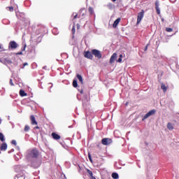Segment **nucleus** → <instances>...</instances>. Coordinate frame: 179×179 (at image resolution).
<instances>
[{"label":"nucleus","mask_w":179,"mask_h":179,"mask_svg":"<svg viewBox=\"0 0 179 179\" xmlns=\"http://www.w3.org/2000/svg\"><path fill=\"white\" fill-rule=\"evenodd\" d=\"M27 159H36L38 157V151L36 149L29 150L27 152Z\"/></svg>","instance_id":"obj_1"},{"label":"nucleus","mask_w":179,"mask_h":179,"mask_svg":"<svg viewBox=\"0 0 179 179\" xmlns=\"http://www.w3.org/2000/svg\"><path fill=\"white\" fill-rule=\"evenodd\" d=\"M92 52L93 55H94V57H96L99 59H100V58H101L102 57L101 53L98 50L94 49L92 50Z\"/></svg>","instance_id":"obj_2"},{"label":"nucleus","mask_w":179,"mask_h":179,"mask_svg":"<svg viewBox=\"0 0 179 179\" xmlns=\"http://www.w3.org/2000/svg\"><path fill=\"white\" fill-rule=\"evenodd\" d=\"M155 113H156V110H150L148 113H147L143 118V121H145V120L149 118V117H150V115H153V114H155Z\"/></svg>","instance_id":"obj_3"},{"label":"nucleus","mask_w":179,"mask_h":179,"mask_svg":"<svg viewBox=\"0 0 179 179\" xmlns=\"http://www.w3.org/2000/svg\"><path fill=\"white\" fill-rule=\"evenodd\" d=\"M142 19H143V10H142L138 14L137 24H139V23H141Z\"/></svg>","instance_id":"obj_4"},{"label":"nucleus","mask_w":179,"mask_h":179,"mask_svg":"<svg viewBox=\"0 0 179 179\" xmlns=\"http://www.w3.org/2000/svg\"><path fill=\"white\" fill-rule=\"evenodd\" d=\"M9 48H11L12 50L17 48V43L15 42V41H10L9 43Z\"/></svg>","instance_id":"obj_5"},{"label":"nucleus","mask_w":179,"mask_h":179,"mask_svg":"<svg viewBox=\"0 0 179 179\" xmlns=\"http://www.w3.org/2000/svg\"><path fill=\"white\" fill-rule=\"evenodd\" d=\"M113 143V140L111 138H103L102 139V145H110V143Z\"/></svg>","instance_id":"obj_6"},{"label":"nucleus","mask_w":179,"mask_h":179,"mask_svg":"<svg viewBox=\"0 0 179 179\" xmlns=\"http://www.w3.org/2000/svg\"><path fill=\"white\" fill-rule=\"evenodd\" d=\"M84 57L88 59H93V55L90 51L85 52Z\"/></svg>","instance_id":"obj_7"},{"label":"nucleus","mask_w":179,"mask_h":179,"mask_svg":"<svg viewBox=\"0 0 179 179\" xmlns=\"http://www.w3.org/2000/svg\"><path fill=\"white\" fill-rule=\"evenodd\" d=\"M160 3L159 2V0H157L155 2V9L157 10V15H160Z\"/></svg>","instance_id":"obj_8"},{"label":"nucleus","mask_w":179,"mask_h":179,"mask_svg":"<svg viewBox=\"0 0 179 179\" xmlns=\"http://www.w3.org/2000/svg\"><path fill=\"white\" fill-rule=\"evenodd\" d=\"M115 59H117V53H113L110 59V64H114L115 62Z\"/></svg>","instance_id":"obj_9"},{"label":"nucleus","mask_w":179,"mask_h":179,"mask_svg":"<svg viewBox=\"0 0 179 179\" xmlns=\"http://www.w3.org/2000/svg\"><path fill=\"white\" fill-rule=\"evenodd\" d=\"M30 120H31V124L32 125H37V121H36V117H34V115H31Z\"/></svg>","instance_id":"obj_10"},{"label":"nucleus","mask_w":179,"mask_h":179,"mask_svg":"<svg viewBox=\"0 0 179 179\" xmlns=\"http://www.w3.org/2000/svg\"><path fill=\"white\" fill-rule=\"evenodd\" d=\"M120 22H121V18H117V20H115L113 22V27L115 29L117 26H118Z\"/></svg>","instance_id":"obj_11"},{"label":"nucleus","mask_w":179,"mask_h":179,"mask_svg":"<svg viewBox=\"0 0 179 179\" xmlns=\"http://www.w3.org/2000/svg\"><path fill=\"white\" fill-rule=\"evenodd\" d=\"M6 149H8V144H6V143H3L0 146V150L5 152Z\"/></svg>","instance_id":"obj_12"},{"label":"nucleus","mask_w":179,"mask_h":179,"mask_svg":"<svg viewBox=\"0 0 179 179\" xmlns=\"http://www.w3.org/2000/svg\"><path fill=\"white\" fill-rule=\"evenodd\" d=\"M52 136L53 139H55L56 141L61 139V136L55 133H52Z\"/></svg>","instance_id":"obj_13"},{"label":"nucleus","mask_w":179,"mask_h":179,"mask_svg":"<svg viewBox=\"0 0 179 179\" xmlns=\"http://www.w3.org/2000/svg\"><path fill=\"white\" fill-rule=\"evenodd\" d=\"M167 128L169 129V131H173L174 129V127L173 126V124L171 122H169L167 124Z\"/></svg>","instance_id":"obj_14"},{"label":"nucleus","mask_w":179,"mask_h":179,"mask_svg":"<svg viewBox=\"0 0 179 179\" xmlns=\"http://www.w3.org/2000/svg\"><path fill=\"white\" fill-rule=\"evenodd\" d=\"M20 96H21V97H24V96H27V94L24 92V90H20Z\"/></svg>","instance_id":"obj_15"},{"label":"nucleus","mask_w":179,"mask_h":179,"mask_svg":"<svg viewBox=\"0 0 179 179\" xmlns=\"http://www.w3.org/2000/svg\"><path fill=\"white\" fill-rule=\"evenodd\" d=\"M4 64L10 65V64H12V61L10 59L6 58L4 59Z\"/></svg>","instance_id":"obj_16"},{"label":"nucleus","mask_w":179,"mask_h":179,"mask_svg":"<svg viewBox=\"0 0 179 179\" xmlns=\"http://www.w3.org/2000/svg\"><path fill=\"white\" fill-rule=\"evenodd\" d=\"M77 78L78 79V80L80 82V83L82 85H83V78H82V76L78 74L77 75Z\"/></svg>","instance_id":"obj_17"},{"label":"nucleus","mask_w":179,"mask_h":179,"mask_svg":"<svg viewBox=\"0 0 179 179\" xmlns=\"http://www.w3.org/2000/svg\"><path fill=\"white\" fill-rule=\"evenodd\" d=\"M161 88L162 89V90H164V92H167V87H166V85L162 84Z\"/></svg>","instance_id":"obj_18"},{"label":"nucleus","mask_w":179,"mask_h":179,"mask_svg":"<svg viewBox=\"0 0 179 179\" xmlns=\"http://www.w3.org/2000/svg\"><path fill=\"white\" fill-rule=\"evenodd\" d=\"M0 141H1V142H5V136L2 133H0Z\"/></svg>","instance_id":"obj_19"},{"label":"nucleus","mask_w":179,"mask_h":179,"mask_svg":"<svg viewBox=\"0 0 179 179\" xmlns=\"http://www.w3.org/2000/svg\"><path fill=\"white\" fill-rule=\"evenodd\" d=\"M112 177H113V178H114V179H117L118 177H119L118 173H112Z\"/></svg>","instance_id":"obj_20"},{"label":"nucleus","mask_w":179,"mask_h":179,"mask_svg":"<svg viewBox=\"0 0 179 179\" xmlns=\"http://www.w3.org/2000/svg\"><path fill=\"white\" fill-rule=\"evenodd\" d=\"M24 131L25 132H29V131H30V127H29V125H26V126L24 127Z\"/></svg>","instance_id":"obj_21"},{"label":"nucleus","mask_w":179,"mask_h":179,"mask_svg":"<svg viewBox=\"0 0 179 179\" xmlns=\"http://www.w3.org/2000/svg\"><path fill=\"white\" fill-rule=\"evenodd\" d=\"M73 87H78V80H76L75 79L73 80Z\"/></svg>","instance_id":"obj_22"},{"label":"nucleus","mask_w":179,"mask_h":179,"mask_svg":"<svg viewBox=\"0 0 179 179\" xmlns=\"http://www.w3.org/2000/svg\"><path fill=\"white\" fill-rule=\"evenodd\" d=\"M15 179H24V176L23 175H17Z\"/></svg>","instance_id":"obj_23"},{"label":"nucleus","mask_w":179,"mask_h":179,"mask_svg":"<svg viewBox=\"0 0 179 179\" xmlns=\"http://www.w3.org/2000/svg\"><path fill=\"white\" fill-rule=\"evenodd\" d=\"M87 173H88L90 177H93V172H92V171L87 169Z\"/></svg>","instance_id":"obj_24"},{"label":"nucleus","mask_w":179,"mask_h":179,"mask_svg":"<svg viewBox=\"0 0 179 179\" xmlns=\"http://www.w3.org/2000/svg\"><path fill=\"white\" fill-rule=\"evenodd\" d=\"M88 10L90 13V15H93V8L89 7Z\"/></svg>","instance_id":"obj_25"},{"label":"nucleus","mask_w":179,"mask_h":179,"mask_svg":"<svg viewBox=\"0 0 179 179\" xmlns=\"http://www.w3.org/2000/svg\"><path fill=\"white\" fill-rule=\"evenodd\" d=\"M11 143H12V145H15V146H16V145H17V143L16 142L15 140H13V141H11Z\"/></svg>","instance_id":"obj_26"},{"label":"nucleus","mask_w":179,"mask_h":179,"mask_svg":"<svg viewBox=\"0 0 179 179\" xmlns=\"http://www.w3.org/2000/svg\"><path fill=\"white\" fill-rule=\"evenodd\" d=\"M166 31H168V33H171V31H173V29L171 28H166Z\"/></svg>","instance_id":"obj_27"},{"label":"nucleus","mask_w":179,"mask_h":179,"mask_svg":"<svg viewBox=\"0 0 179 179\" xmlns=\"http://www.w3.org/2000/svg\"><path fill=\"white\" fill-rule=\"evenodd\" d=\"M72 34H75V25L73 26V28L71 29Z\"/></svg>","instance_id":"obj_28"},{"label":"nucleus","mask_w":179,"mask_h":179,"mask_svg":"<svg viewBox=\"0 0 179 179\" xmlns=\"http://www.w3.org/2000/svg\"><path fill=\"white\" fill-rule=\"evenodd\" d=\"M88 158L91 162H93V160L92 159V155H90V154L88 155Z\"/></svg>","instance_id":"obj_29"},{"label":"nucleus","mask_w":179,"mask_h":179,"mask_svg":"<svg viewBox=\"0 0 179 179\" xmlns=\"http://www.w3.org/2000/svg\"><path fill=\"white\" fill-rule=\"evenodd\" d=\"M10 86H15V84H13V81H12V79L10 80Z\"/></svg>","instance_id":"obj_30"},{"label":"nucleus","mask_w":179,"mask_h":179,"mask_svg":"<svg viewBox=\"0 0 179 179\" xmlns=\"http://www.w3.org/2000/svg\"><path fill=\"white\" fill-rule=\"evenodd\" d=\"M10 12H13V7H8Z\"/></svg>","instance_id":"obj_31"},{"label":"nucleus","mask_w":179,"mask_h":179,"mask_svg":"<svg viewBox=\"0 0 179 179\" xmlns=\"http://www.w3.org/2000/svg\"><path fill=\"white\" fill-rule=\"evenodd\" d=\"M117 62H122V59L120 57L117 60Z\"/></svg>","instance_id":"obj_32"},{"label":"nucleus","mask_w":179,"mask_h":179,"mask_svg":"<svg viewBox=\"0 0 179 179\" xmlns=\"http://www.w3.org/2000/svg\"><path fill=\"white\" fill-rule=\"evenodd\" d=\"M55 30H57V29H52V33H53V34L57 35V33H55Z\"/></svg>","instance_id":"obj_33"},{"label":"nucleus","mask_w":179,"mask_h":179,"mask_svg":"<svg viewBox=\"0 0 179 179\" xmlns=\"http://www.w3.org/2000/svg\"><path fill=\"white\" fill-rule=\"evenodd\" d=\"M27 65H29V64L27 62L24 63V66L22 68H24V66H27Z\"/></svg>","instance_id":"obj_34"},{"label":"nucleus","mask_w":179,"mask_h":179,"mask_svg":"<svg viewBox=\"0 0 179 179\" xmlns=\"http://www.w3.org/2000/svg\"><path fill=\"white\" fill-rule=\"evenodd\" d=\"M22 54H23V52H17V55H22Z\"/></svg>","instance_id":"obj_35"},{"label":"nucleus","mask_w":179,"mask_h":179,"mask_svg":"<svg viewBox=\"0 0 179 179\" xmlns=\"http://www.w3.org/2000/svg\"><path fill=\"white\" fill-rule=\"evenodd\" d=\"M12 152H15V150L12 149L10 151H8V153H12Z\"/></svg>","instance_id":"obj_36"},{"label":"nucleus","mask_w":179,"mask_h":179,"mask_svg":"<svg viewBox=\"0 0 179 179\" xmlns=\"http://www.w3.org/2000/svg\"><path fill=\"white\" fill-rule=\"evenodd\" d=\"M77 29H80V25L79 24H77Z\"/></svg>","instance_id":"obj_37"},{"label":"nucleus","mask_w":179,"mask_h":179,"mask_svg":"<svg viewBox=\"0 0 179 179\" xmlns=\"http://www.w3.org/2000/svg\"><path fill=\"white\" fill-rule=\"evenodd\" d=\"M77 17H78V14H76V15H74L73 19H76Z\"/></svg>","instance_id":"obj_38"},{"label":"nucleus","mask_w":179,"mask_h":179,"mask_svg":"<svg viewBox=\"0 0 179 179\" xmlns=\"http://www.w3.org/2000/svg\"><path fill=\"white\" fill-rule=\"evenodd\" d=\"M80 93L81 94H83V90H81L80 91Z\"/></svg>","instance_id":"obj_39"},{"label":"nucleus","mask_w":179,"mask_h":179,"mask_svg":"<svg viewBox=\"0 0 179 179\" xmlns=\"http://www.w3.org/2000/svg\"><path fill=\"white\" fill-rule=\"evenodd\" d=\"M148 45H147L145 46V51H146V50H148Z\"/></svg>","instance_id":"obj_40"},{"label":"nucleus","mask_w":179,"mask_h":179,"mask_svg":"<svg viewBox=\"0 0 179 179\" xmlns=\"http://www.w3.org/2000/svg\"><path fill=\"white\" fill-rule=\"evenodd\" d=\"M92 179H96V178L94 176H92V177H91Z\"/></svg>","instance_id":"obj_41"},{"label":"nucleus","mask_w":179,"mask_h":179,"mask_svg":"<svg viewBox=\"0 0 179 179\" xmlns=\"http://www.w3.org/2000/svg\"><path fill=\"white\" fill-rule=\"evenodd\" d=\"M120 58L122 59V55H120Z\"/></svg>","instance_id":"obj_42"},{"label":"nucleus","mask_w":179,"mask_h":179,"mask_svg":"<svg viewBox=\"0 0 179 179\" xmlns=\"http://www.w3.org/2000/svg\"><path fill=\"white\" fill-rule=\"evenodd\" d=\"M24 50H26V47H24V48L22 49V51H24Z\"/></svg>","instance_id":"obj_43"},{"label":"nucleus","mask_w":179,"mask_h":179,"mask_svg":"<svg viewBox=\"0 0 179 179\" xmlns=\"http://www.w3.org/2000/svg\"><path fill=\"white\" fill-rule=\"evenodd\" d=\"M16 15H17V17H19V14L17 13Z\"/></svg>","instance_id":"obj_44"},{"label":"nucleus","mask_w":179,"mask_h":179,"mask_svg":"<svg viewBox=\"0 0 179 179\" xmlns=\"http://www.w3.org/2000/svg\"><path fill=\"white\" fill-rule=\"evenodd\" d=\"M38 128H40V127H36V129H38Z\"/></svg>","instance_id":"obj_45"},{"label":"nucleus","mask_w":179,"mask_h":179,"mask_svg":"<svg viewBox=\"0 0 179 179\" xmlns=\"http://www.w3.org/2000/svg\"><path fill=\"white\" fill-rule=\"evenodd\" d=\"M113 1V2H115V1H117V0H112Z\"/></svg>","instance_id":"obj_46"},{"label":"nucleus","mask_w":179,"mask_h":179,"mask_svg":"<svg viewBox=\"0 0 179 179\" xmlns=\"http://www.w3.org/2000/svg\"><path fill=\"white\" fill-rule=\"evenodd\" d=\"M45 68H47V66H44V67H43V69H45Z\"/></svg>","instance_id":"obj_47"},{"label":"nucleus","mask_w":179,"mask_h":179,"mask_svg":"<svg viewBox=\"0 0 179 179\" xmlns=\"http://www.w3.org/2000/svg\"><path fill=\"white\" fill-rule=\"evenodd\" d=\"M1 122H2V120L0 119V124H1Z\"/></svg>","instance_id":"obj_48"},{"label":"nucleus","mask_w":179,"mask_h":179,"mask_svg":"<svg viewBox=\"0 0 179 179\" xmlns=\"http://www.w3.org/2000/svg\"><path fill=\"white\" fill-rule=\"evenodd\" d=\"M0 50H1V46H0Z\"/></svg>","instance_id":"obj_49"}]
</instances>
